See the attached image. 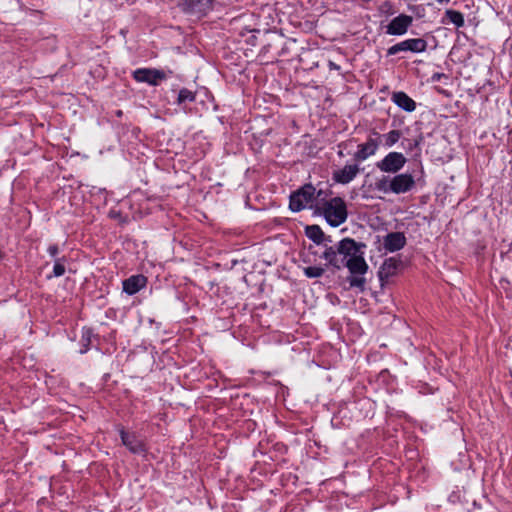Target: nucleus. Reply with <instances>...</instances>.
I'll return each mask as SVG.
<instances>
[{"instance_id":"24","label":"nucleus","mask_w":512,"mask_h":512,"mask_svg":"<svg viewBox=\"0 0 512 512\" xmlns=\"http://www.w3.org/2000/svg\"><path fill=\"white\" fill-rule=\"evenodd\" d=\"M420 139H414V140H410V139H406L402 142V146L404 149L406 150H413L414 148L418 147L419 144H420Z\"/></svg>"},{"instance_id":"9","label":"nucleus","mask_w":512,"mask_h":512,"mask_svg":"<svg viewBox=\"0 0 512 512\" xmlns=\"http://www.w3.org/2000/svg\"><path fill=\"white\" fill-rule=\"evenodd\" d=\"M415 186L414 177L409 173L396 174L391 178V192L394 194H404L411 191Z\"/></svg>"},{"instance_id":"26","label":"nucleus","mask_w":512,"mask_h":512,"mask_svg":"<svg viewBox=\"0 0 512 512\" xmlns=\"http://www.w3.org/2000/svg\"><path fill=\"white\" fill-rule=\"evenodd\" d=\"M442 78H448V76L444 73H440V72H436L432 75L431 79L433 82H438L440 81Z\"/></svg>"},{"instance_id":"28","label":"nucleus","mask_w":512,"mask_h":512,"mask_svg":"<svg viewBox=\"0 0 512 512\" xmlns=\"http://www.w3.org/2000/svg\"><path fill=\"white\" fill-rule=\"evenodd\" d=\"M450 0H437L439 4L448 3Z\"/></svg>"},{"instance_id":"2","label":"nucleus","mask_w":512,"mask_h":512,"mask_svg":"<svg viewBox=\"0 0 512 512\" xmlns=\"http://www.w3.org/2000/svg\"><path fill=\"white\" fill-rule=\"evenodd\" d=\"M315 207L332 227H338L343 224L348 216L346 203L340 197H334L325 201L321 206L317 203Z\"/></svg>"},{"instance_id":"12","label":"nucleus","mask_w":512,"mask_h":512,"mask_svg":"<svg viewBox=\"0 0 512 512\" xmlns=\"http://www.w3.org/2000/svg\"><path fill=\"white\" fill-rule=\"evenodd\" d=\"M212 5V0H183L182 8L185 12L195 15H205Z\"/></svg>"},{"instance_id":"17","label":"nucleus","mask_w":512,"mask_h":512,"mask_svg":"<svg viewBox=\"0 0 512 512\" xmlns=\"http://www.w3.org/2000/svg\"><path fill=\"white\" fill-rule=\"evenodd\" d=\"M398 267V261L394 258L386 259L381 266L379 271V276L382 279L383 277H390L395 274Z\"/></svg>"},{"instance_id":"6","label":"nucleus","mask_w":512,"mask_h":512,"mask_svg":"<svg viewBox=\"0 0 512 512\" xmlns=\"http://www.w3.org/2000/svg\"><path fill=\"white\" fill-rule=\"evenodd\" d=\"M406 157L400 152H389L382 160L376 163V167L384 173L396 174L406 164Z\"/></svg>"},{"instance_id":"8","label":"nucleus","mask_w":512,"mask_h":512,"mask_svg":"<svg viewBox=\"0 0 512 512\" xmlns=\"http://www.w3.org/2000/svg\"><path fill=\"white\" fill-rule=\"evenodd\" d=\"M119 435L122 444L133 454H145L147 449L144 441L135 433L127 432L124 428H119Z\"/></svg>"},{"instance_id":"25","label":"nucleus","mask_w":512,"mask_h":512,"mask_svg":"<svg viewBox=\"0 0 512 512\" xmlns=\"http://www.w3.org/2000/svg\"><path fill=\"white\" fill-rule=\"evenodd\" d=\"M47 252L48 254L53 257V258H58V254H59V247L57 244H51L49 245V247L47 248Z\"/></svg>"},{"instance_id":"13","label":"nucleus","mask_w":512,"mask_h":512,"mask_svg":"<svg viewBox=\"0 0 512 512\" xmlns=\"http://www.w3.org/2000/svg\"><path fill=\"white\" fill-rule=\"evenodd\" d=\"M147 285V278L142 274L132 275L122 282L123 291L128 295L138 293Z\"/></svg>"},{"instance_id":"18","label":"nucleus","mask_w":512,"mask_h":512,"mask_svg":"<svg viewBox=\"0 0 512 512\" xmlns=\"http://www.w3.org/2000/svg\"><path fill=\"white\" fill-rule=\"evenodd\" d=\"M445 17L457 28L463 27L465 24L464 16L459 11L448 9L445 11Z\"/></svg>"},{"instance_id":"3","label":"nucleus","mask_w":512,"mask_h":512,"mask_svg":"<svg viewBox=\"0 0 512 512\" xmlns=\"http://www.w3.org/2000/svg\"><path fill=\"white\" fill-rule=\"evenodd\" d=\"M322 191H318L316 195V189L311 184L302 186L297 191L290 195L289 208L293 212H300L306 208L314 207V202L318 203V197Z\"/></svg>"},{"instance_id":"22","label":"nucleus","mask_w":512,"mask_h":512,"mask_svg":"<svg viewBox=\"0 0 512 512\" xmlns=\"http://www.w3.org/2000/svg\"><path fill=\"white\" fill-rule=\"evenodd\" d=\"M303 272L308 278H319L323 276L325 269L321 266H309L304 268Z\"/></svg>"},{"instance_id":"20","label":"nucleus","mask_w":512,"mask_h":512,"mask_svg":"<svg viewBox=\"0 0 512 512\" xmlns=\"http://www.w3.org/2000/svg\"><path fill=\"white\" fill-rule=\"evenodd\" d=\"M401 132L399 130H391L388 133L381 135L384 138V146L387 148L395 145L401 138Z\"/></svg>"},{"instance_id":"1","label":"nucleus","mask_w":512,"mask_h":512,"mask_svg":"<svg viewBox=\"0 0 512 512\" xmlns=\"http://www.w3.org/2000/svg\"><path fill=\"white\" fill-rule=\"evenodd\" d=\"M366 245L350 237H345L334 245L325 244L321 258L326 261L327 267L341 270L346 267L351 276L348 277L350 287L365 288L364 274L368 271V264L364 258Z\"/></svg>"},{"instance_id":"15","label":"nucleus","mask_w":512,"mask_h":512,"mask_svg":"<svg viewBox=\"0 0 512 512\" xmlns=\"http://www.w3.org/2000/svg\"><path fill=\"white\" fill-rule=\"evenodd\" d=\"M391 101L406 112H413L416 109L415 101L403 91L393 92Z\"/></svg>"},{"instance_id":"23","label":"nucleus","mask_w":512,"mask_h":512,"mask_svg":"<svg viewBox=\"0 0 512 512\" xmlns=\"http://www.w3.org/2000/svg\"><path fill=\"white\" fill-rule=\"evenodd\" d=\"M390 184L391 179H389L388 177H383L382 179H379L375 185L378 191H381L383 193H389L391 192Z\"/></svg>"},{"instance_id":"10","label":"nucleus","mask_w":512,"mask_h":512,"mask_svg":"<svg viewBox=\"0 0 512 512\" xmlns=\"http://www.w3.org/2000/svg\"><path fill=\"white\" fill-rule=\"evenodd\" d=\"M358 164H346L341 169L335 170L332 174V179L335 183L346 185L352 182L360 173Z\"/></svg>"},{"instance_id":"21","label":"nucleus","mask_w":512,"mask_h":512,"mask_svg":"<svg viewBox=\"0 0 512 512\" xmlns=\"http://www.w3.org/2000/svg\"><path fill=\"white\" fill-rule=\"evenodd\" d=\"M196 95L193 91L182 88L178 93L177 103L179 105L185 103V102H193L195 101Z\"/></svg>"},{"instance_id":"27","label":"nucleus","mask_w":512,"mask_h":512,"mask_svg":"<svg viewBox=\"0 0 512 512\" xmlns=\"http://www.w3.org/2000/svg\"><path fill=\"white\" fill-rule=\"evenodd\" d=\"M328 67L330 70H336V71H339L341 69V67L338 64L334 63L333 61L328 62Z\"/></svg>"},{"instance_id":"5","label":"nucleus","mask_w":512,"mask_h":512,"mask_svg":"<svg viewBox=\"0 0 512 512\" xmlns=\"http://www.w3.org/2000/svg\"><path fill=\"white\" fill-rule=\"evenodd\" d=\"M427 49V41L423 38H410L394 44L387 50L388 56H393L399 52L422 53Z\"/></svg>"},{"instance_id":"29","label":"nucleus","mask_w":512,"mask_h":512,"mask_svg":"<svg viewBox=\"0 0 512 512\" xmlns=\"http://www.w3.org/2000/svg\"><path fill=\"white\" fill-rule=\"evenodd\" d=\"M338 155H339L340 157H342V156H343V152H342V151H339V152H338Z\"/></svg>"},{"instance_id":"14","label":"nucleus","mask_w":512,"mask_h":512,"mask_svg":"<svg viewBox=\"0 0 512 512\" xmlns=\"http://www.w3.org/2000/svg\"><path fill=\"white\" fill-rule=\"evenodd\" d=\"M406 245V237L402 232L388 233L383 239V246L388 252H396Z\"/></svg>"},{"instance_id":"4","label":"nucleus","mask_w":512,"mask_h":512,"mask_svg":"<svg viewBox=\"0 0 512 512\" xmlns=\"http://www.w3.org/2000/svg\"><path fill=\"white\" fill-rule=\"evenodd\" d=\"M381 138V134L373 131L364 143L357 146V151L354 153L353 159L356 162H363L369 157L375 155L381 145Z\"/></svg>"},{"instance_id":"19","label":"nucleus","mask_w":512,"mask_h":512,"mask_svg":"<svg viewBox=\"0 0 512 512\" xmlns=\"http://www.w3.org/2000/svg\"><path fill=\"white\" fill-rule=\"evenodd\" d=\"M65 262H66V258L65 257L56 258L55 261H54L52 275H49L47 278L50 279L52 277H61V276H63L65 274V271H66Z\"/></svg>"},{"instance_id":"16","label":"nucleus","mask_w":512,"mask_h":512,"mask_svg":"<svg viewBox=\"0 0 512 512\" xmlns=\"http://www.w3.org/2000/svg\"><path fill=\"white\" fill-rule=\"evenodd\" d=\"M306 236L317 245L332 243L331 236H325L324 232L318 225L307 226L305 229Z\"/></svg>"},{"instance_id":"7","label":"nucleus","mask_w":512,"mask_h":512,"mask_svg":"<svg viewBox=\"0 0 512 512\" xmlns=\"http://www.w3.org/2000/svg\"><path fill=\"white\" fill-rule=\"evenodd\" d=\"M133 78L137 82L157 86L161 81L167 79V74L163 70L155 68H139L133 72Z\"/></svg>"},{"instance_id":"11","label":"nucleus","mask_w":512,"mask_h":512,"mask_svg":"<svg viewBox=\"0 0 512 512\" xmlns=\"http://www.w3.org/2000/svg\"><path fill=\"white\" fill-rule=\"evenodd\" d=\"M413 18L406 14H400L393 18L386 26V33L389 35L400 36L407 32L411 26Z\"/></svg>"}]
</instances>
